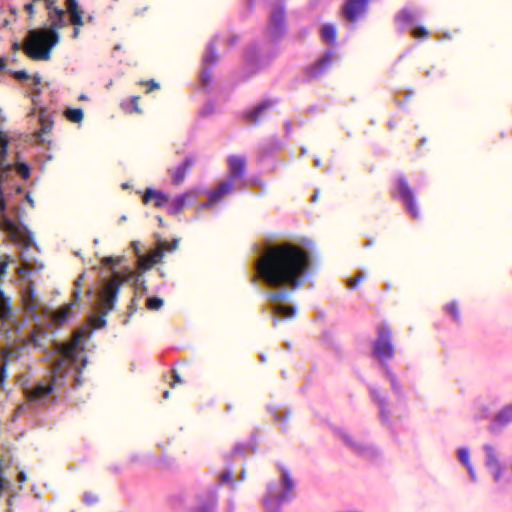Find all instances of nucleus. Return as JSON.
Returning a JSON list of instances; mask_svg holds the SVG:
<instances>
[{
  "mask_svg": "<svg viewBox=\"0 0 512 512\" xmlns=\"http://www.w3.org/2000/svg\"><path fill=\"white\" fill-rule=\"evenodd\" d=\"M310 268V253L288 242L269 247L256 263L259 277L273 288H300Z\"/></svg>",
  "mask_w": 512,
  "mask_h": 512,
  "instance_id": "obj_1",
  "label": "nucleus"
},
{
  "mask_svg": "<svg viewBox=\"0 0 512 512\" xmlns=\"http://www.w3.org/2000/svg\"><path fill=\"white\" fill-rule=\"evenodd\" d=\"M85 332L74 334L69 343L61 344L58 351L61 358L54 362L51 371V382L49 384H38L28 394L29 401L38 402L49 396L55 389L65 385L66 377L72 372L74 388L84 383L82 371L87 366V359L84 355L82 341Z\"/></svg>",
  "mask_w": 512,
  "mask_h": 512,
  "instance_id": "obj_2",
  "label": "nucleus"
},
{
  "mask_svg": "<svg viewBox=\"0 0 512 512\" xmlns=\"http://www.w3.org/2000/svg\"><path fill=\"white\" fill-rule=\"evenodd\" d=\"M65 11L54 7L49 12V19L53 21L49 29L31 30L24 46L25 54L33 60H49L51 49L58 43L57 30L64 27Z\"/></svg>",
  "mask_w": 512,
  "mask_h": 512,
  "instance_id": "obj_3",
  "label": "nucleus"
},
{
  "mask_svg": "<svg viewBox=\"0 0 512 512\" xmlns=\"http://www.w3.org/2000/svg\"><path fill=\"white\" fill-rule=\"evenodd\" d=\"M0 179V229L7 233L9 239L15 244L28 248L33 244V236L28 228L22 224L12 221L6 214V202L3 198L2 183Z\"/></svg>",
  "mask_w": 512,
  "mask_h": 512,
  "instance_id": "obj_4",
  "label": "nucleus"
},
{
  "mask_svg": "<svg viewBox=\"0 0 512 512\" xmlns=\"http://www.w3.org/2000/svg\"><path fill=\"white\" fill-rule=\"evenodd\" d=\"M135 276V272L130 270L113 272L111 279L105 284L99 294L100 309L104 315L113 310L121 286L131 281Z\"/></svg>",
  "mask_w": 512,
  "mask_h": 512,
  "instance_id": "obj_5",
  "label": "nucleus"
},
{
  "mask_svg": "<svg viewBox=\"0 0 512 512\" xmlns=\"http://www.w3.org/2000/svg\"><path fill=\"white\" fill-rule=\"evenodd\" d=\"M378 337L373 344V355L380 361L390 360L395 355L392 344V330L387 323H381L377 327Z\"/></svg>",
  "mask_w": 512,
  "mask_h": 512,
  "instance_id": "obj_6",
  "label": "nucleus"
},
{
  "mask_svg": "<svg viewBox=\"0 0 512 512\" xmlns=\"http://www.w3.org/2000/svg\"><path fill=\"white\" fill-rule=\"evenodd\" d=\"M84 277H85V275L81 274L80 276H78V278L74 282V285H75V289L73 291L74 301L72 303L64 305L57 312H55V314L53 316V320H54V322L56 324H58V325L64 324L68 320V318L70 316L71 308L73 306L77 305V303H78V301L80 299L81 286H82V282L84 280Z\"/></svg>",
  "mask_w": 512,
  "mask_h": 512,
  "instance_id": "obj_7",
  "label": "nucleus"
},
{
  "mask_svg": "<svg viewBox=\"0 0 512 512\" xmlns=\"http://www.w3.org/2000/svg\"><path fill=\"white\" fill-rule=\"evenodd\" d=\"M369 0H346L341 15L348 22H356L366 11Z\"/></svg>",
  "mask_w": 512,
  "mask_h": 512,
  "instance_id": "obj_8",
  "label": "nucleus"
},
{
  "mask_svg": "<svg viewBox=\"0 0 512 512\" xmlns=\"http://www.w3.org/2000/svg\"><path fill=\"white\" fill-rule=\"evenodd\" d=\"M268 33L273 38H278L284 34L285 31V11L281 7L273 9L270 15L269 24L267 27Z\"/></svg>",
  "mask_w": 512,
  "mask_h": 512,
  "instance_id": "obj_9",
  "label": "nucleus"
},
{
  "mask_svg": "<svg viewBox=\"0 0 512 512\" xmlns=\"http://www.w3.org/2000/svg\"><path fill=\"white\" fill-rule=\"evenodd\" d=\"M334 60V54L332 52H327L323 57H321L317 62L312 65H309L305 69L306 76L309 79H316L324 74L328 70V68L332 65Z\"/></svg>",
  "mask_w": 512,
  "mask_h": 512,
  "instance_id": "obj_10",
  "label": "nucleus"
},
{
  "mask_svg": "<svg viewBox=\"0 0 512 512\" xmlns=\"http://www.w3.org/2000/svg\"><path fill=\"white\" fill-rule=\"evenodd\" d=\"M398 189H399L400 196L403 199V201L405 202L410 214L414 218H418L420 216V212L416 205L413 191L409 187L407 180L405 178L399 179Z\"/></svg>",
  "mask_w": 512,
  "mask_h": 512,
  "instance_id": "obj_11",
  "label": "nucleus"
},
{
  "mask_svg": "<svg viewBox=\"0 0 512 512\" xmlns=\"http://www.w3.org/2000/svg\"><path fill=\"white\" fill-rule=\"evenodd\" d=\"M278 102L277 99L275 100H264L259 105H257L255 108L251 109L250 111H247L243 114V117L245 121L249 124H258L265 116L266 112L272 108L274 104Z\"/></svg>",
  "mask_w": 512,
  "mask_h": 512,
  "instance_id": "obj_12",
  "label": "nucleus"
},
{
  "mask_svg": "<svg viewBox=\"0 0 512 512\" xmlns=\"http://www.w3.org/2000/svg\"><path fill=\"white\" fill-rule=\"evenodd\" d=\"M218 60V55L215 51V46L213 43H210L207 49L206 54L203 57V70L201 73V82L204 86H208L212 80V72L209 69L210 65H214Z\"/></svg>",
  "mask_w": 512,
  "mask_h": 512,
  "instance_id": "obj_13",
  "label": "nucleus"
},
{
  "mask_svg": "<svg viewBox=\"0 0 512 512\" xmlns=\"http://www.w3.org/2000/svg\"><path fill=\"white\" fill-rule=\"evenodd\" d=\"M227 163L229 166V178L231 180L234 181L244 177L247 164L244 156L231 155L228 157Z\"/></svg>",
  "mask_w": 512,
  "mask_h": 512,
  "instance_id": "obj_14",
  "label": "nucleus"
},
{
  "mask_svg": "<svg viewBox=\"0 0 512 512\" xmlns=\"http://www.w3.org/2000/svg\"><path fill=\"white\" fill-rule=\"evenodd\" d=\"M145 205L154 202V206L157 208L166 207L169 202V196L162 191L155 190L153 188H147L142 197Z\"/></svg>",
  "mask_w": 512,
  "mask_h": 512,
  "instance_id": "obj_15",
  "label": "nucleus"
},
{
  "mask_svg": "<svg viewBox=\"0 0 512 512\" xmlns=\"http://www.w3.org/2000/svg\"><path fill=\"white\" fill-rule=\"evenodd\" d=\"M22 302L26 310L35 313L41 306L40 300L38 299L34 286L30 283L22 293Z\"/></svg>",
  "mask_w": 512,
  "mask_h": 512,
  "instance_id": "obj_16",
  "label": "nucleus"
},
{
  "mask_svg": "<svg viewBox=\"0 0 512 512\" xmlns=\"http://www.w3.org/2000/svg\"><path fill=\"white\" fill-rule=\"evenodd\" d=\"M194 162L195 161L192 157H187L179 167L168 170V172L171 174L172 182L174 185H180L183 183L187 173L193 167Z\"/></svg>",
  "mask_w": 512,
  "mask_h": 512,
  "instance_id": "obj_17",
  "label": "nucleus"
},
{
  "mask_svg": "<svg viewBox=\"0 0 512 512\" xmlns=\"http://www.w3.org/2000/svg\"><path fill=\"white\" fill-rule=\"evenodd\" d=\"M484 449H485L486 456H487L486 465L493 473L495 481H499L500 477H501L502 469H501V464L497 458V454H496L494 448L490 445H485Z\"/></svg>",
  "mask_w": 512,
  "mask_h": 512,
  "instance_id": "obj_18",
  "label": "nucleus"
},
{
  "mask_svg": "<svg viewBox=\"0 0 512 512\" xmlns=\"http://www.w3.org/2000/svg\"><path fill=\"white\" fill-rule=\"evenodd\" d=\"M163 258L162 250L156 249L147 256H141L138 260V267L143 271L151 269L154 265L161 262Z\"/></svg>",
  "mask_w": 512,
  "mask_h": 512,
  "instance_id": "obj_19",
  "label": "nucleus"
},
{
  "mask_svg": "<svg viewBox=\"0 0 512 512\" xmlns=\"http://www.w3.org/2000/svg\"><path fill=\"white\" fill-rule=\"evenodd\" d=\"M234 189V181L229 178L228 181L221 182L215 190L208 192V198L211 202H218L223 196L231 193Z\"/></svg>",
  "mask_w": 512,
  "mask_h": 512,
  "instance_id": "obj_20",
  "label": "nucleus"
},
{
  "mask_svg": "<svg viewBox=\"0 0 512 512\" xmlns=\"http://www.w3.org/2000/svg\"><path fill=\"white\" fill-rule=\"evenodd\" d=\"M18 353L9 349H4L1 352L2 366L0 367V387L3 388L7 379V365L9 362L18 359Z\"/></svg>",
  "mask_w": 512,
  "mask_h": 512,
  "instance_id": "obj_21",
  "label": "nucleus"
},
{
  "mask_svg": "<svg viewBox=\"0 0 512 512\" xmlns=\"http://www.w3.org/2000/svg\"><path fill=\"white\" fill-rule=\"evenodd\" d=\"M192 197V193H184L182 195H179L173 200L169 199V202L167 204V212L171 215H177L184 209L186 205V201L188 198Z\"/></svg>",
  "mask_w": 512,
  "mask_h": 512,
  "instance_id": "obj_22",
  "label": "nucleus"
},
{
  "mask_svg": "<svg viewBox=\"0 0 512 512\" xmlns=\"http://www.w3.org/2000/svg\"><path fill=\"white\" fill-rule=\"evenodd\" d=\"M8 146H9V140L3 141V143L0 144V179L1 180H7L9 173L12 171L13 166L10 164H5L7 155H8Z\"/></svg>",
  "mask_w": 512,
  "mask_h": 512,
  "instance_id": "obj_23",
  "label": "nucleus"
},
{
  "mask_svg": "<svg viewBox=\"0 0 512 512\" xmlns=\"http://www.w3.org/2000/svg\"><path fill=\"white\" fill-rule=\"evenodd\" d=\"M371 396L380 408V418L384 423L389 422V411L387 410V401L382 393L377 389L371 390Z\"/></svg>",
  "mask_w": 512,
  "mask_h": 512,
  "instance_id": "obj_24",
  "label": "nucleus"
},
{
  "mask_svg": "<svg viewBox=\"0 0 512 512\" xmlns=\"http://www.w3.org/2000/svg\"><path fill=\"white\" fill-rule=\"evenodd\" d=\"M139 96H132L129 100H125L121 102L120 106L124 113L126 114H142L143 110L139 106Z\"/></svg>",
  "mask_w": 512,
  "mask_h": 512,
  "instance_id": "obj_25",
  "label": "nucleus"
},
{
  "mask_svg": "<svg viewBox=\"0 0 512 512\" xmlns=\"http://www.w3.org/2000/svg\"><path fill=\"white\" fill-rule=\"evenodd\" d=\"M338 435L342 439V441L353 451L357 453H362L365 450V446L363 445V443L353 439L352 436L349 435L348 433L339 431Z\"/></svg>",
  "mask_w": 512,
  "mask_h": 512,
  "instance_id": "obj_26",
  "label": "nucleus"
},
{
  "mask_svg": "<svg viewBox=\"0 0 512 512\" xmlns=\"http://www.w3.org/2000/svg\"><path fill=\"white\" fill-rule=\"evenodd\" d=\"M253 447L249 444L237 443L232 451L226 455L227 460H235L237 458L245 457Z\"/></svg>",
  "mask_w": 512,
  "mask_h": 512,
  "instance_id": "obj_27",
  "label": "nucleus"
},
{
  "mask_svg": "<svg viewBox=\"0 0 512 512\" xmlns=\"http://www.w3.org/2000/svg\"><path fill=\"white\" fill-rule=\"evenodd\" d=\"M11 301L2 290H0V319L8 320L11 317Z\"/></svg>",
  "mask_w": 512,
  "mask_h": 512,
  "instance_id": "obj_28",
  "label": "nucleus"
},
{
  "mask_svg": "<svg viewBox=\"0 0 512 512\" xmlns=\"http://www.w3.org/2000/svg\"><path fill=\"white\" fill-rule=\"evenodd\" d=\"M337 37V30L333 24H324L321 28V38L324 42L333 45Z\"/></svg>",
  "mask_w": 512,
  "mask_h": 512,
  "instance_id": "obj_29",
  "label": "nucleus"
},
{
  "mask_svg": "<svg viewBox=\"0 0 512 512\" xmlns=\"http://www.w3.org/2000/svg\"><path fill=\"white\" fill-rule=\"evenodd\" d=\"M67 10L70 14V21H71L72 25H75V26H83L84 25L82 11H80L78 5H75L73 3V4H71V6H67Z\"/></svg>",
  "mask_w": 512,
  "mask_h": 512,
  "instance_id": "obj_30",
  "label": "nucleus"
},
{
  "mask_svg": "<svg viewBox=\"0 0 512 512\" xmlns=\"http://www.w3.org/2000/svg\"><path fill=\"white\" fill-rule=\"evenodd\" d=\"M282 478H283L285 492L279 496V498H278L279 503L284 501L287 498L288 494L290 492H292L294 489L293 480L291 479V477L287 471H283Z\"/></svg>",
  "mask_w": 512,
  "mask_h": 512,
  "instance_id": "obj_31",
  "label": "nucleus"
},
{
  "mask_svg": "<svg viewBox=\"0 0 512 512\" xmlns=\"http://www.w3.org/2000/svg\"><path fill=\"white\" fill-rule=\"evenodd\" d=\"M65 117L73 123H80L84 118V112L80 108L67 109L64 112Z\"/></svg>",
  "mask_w": 512,
  "mask_h": 512,
  "instance_id": "obj_32",
  "label": "nucleus"
},
{
  "mask_svg": "<svg viewBox=\"0 0 512 512\" xmlns=\"http://www.w3.org/2000/svg\"><path fill=\"white\" fill-rule=\"evenodd\" d=\"M458 456H459V460L461 461V463H463L467 467L471 478L474 479L475 475H474L473 467L470 464L469 451L465 448H461L458 451Z\"/></svg>",
  "mask_w": 512,
  "mask_h": 512,
  "instance_id": "obj_33",
  "label": "nucleus"
},
{
  "mask_svg": "<svg viewBox=\"0 0 512 512\" xmlns=\"http://www.w3.org/2000/svg\"><path fill=\"white\" fill-rule=\"evenodd\" d=\"M295 308L292 306L277 305L273 307V313L281 317L290 318L295 315Z\"/></svg>",
  "mask_w": 512,
  "mask_h": 512,
  "instance_id": "obj_34",
  "label": "nucleus"
},
{
  "mask_svg": "<svg viewBox=\"0 0 512 512\" xmlns=\"http://www.w3.org/2000/svg\"><path fill=\"white\" fill-rule=\"evenodd\" d=\"M512 421V405L504 408L496 417V422L500 425H506Z\"/></svg>",
  "mask_w": 512,
  "mask_h": 512,
  "instance_id": "obj_35",
  "label": "nucleus"
},
{
  "mask_svg": "<svg viewBox=\"0 0 512 512\" xmlns=\"http://www.w3.org/2000/svg\"><path fill=\"white\" fill-rule=\"evenodd\" d=\"M289 298V293L286 291H277L272 292L267 295V299L271 303H278L281 301H286Z\"/></svg>",
  "mask_w": 512,
  "mask_h": 512,
  "instance_id": "obj_36",
  "label": "nucleus"
},
{
  "mask_svg": "<svg viewBox=\"0 0 512 512\" xmlns=\"http://www.w3.org/2000/svg\"><path fill=\"white\" fill-rule=\"evenodd\" d=\"M445 310L446 312L452 316V318L455 320V321H460V312H459V307H458V304L453 301V302H450L448 303L446 306H445Z\"/></svg>",
  "mask_w": 512,
  "mask_h": 512,
  "instance_id": "obj_37",
  "label": "nucleus"
},
{
  "mask_svg": "<svg viewBox=\"0 0 512 512\" xmlns=\"http://www.w3.org/2000/svg\"><path fill=\"white\" fill-rule=\"evenodd\" d=\"M397 19L402 23H411L415 20V15L412 11L404 9L397 15Z\"/></svg>",
  "mask_w": 512,
  "mask_h": 512,
  "instance_id": "obj_38",
  "label": "nucleus"
},
{
  "mask_svg": "<svg viewBox=\"0 0 512 512\" xmlns=\"http://www.w3.org/2000/svg\"><path fill=\"white\" fill-rule=\"evenodd\" d=\"M177 245H178V240H173L172 242L159 241L157 249H161L162 255H164V251H173L174 249H176Z\"/></svg>",
  "mask_w": 512,
  "mask_h": 512,
  "instance_id": "obj_39",
  "label": "nucleus"
},
{
  "mask_svg": "<svg viewBox=\"0 0 512 512\" xmlns=\"http://www.w3.org/2000/svg\"><path fill=\"white\" fill-rule=\"evenodd\" d=\"M163 306V300L158 297H150L147 300L146 307L149 310H159Z\"/></svg>",
  "mask_w": 512,
  "mask_h": 512,
  "instance_id": "obj_40",
  "label": "nucleus"
},
{
  "mask_svg": "<svg viewBox=\"0 0 512 512\" xmlns=\"http://www.w3.org/2000/svg\"><path fill=\"white\" fill-rule=\"evenodd\" d=\"M412 36L419 39H427L430 36V32L424 27H415L412 30Z\"/></svg>",
  "mask_w": 512,
  "mask_h": 512,
  "instance_id": "obj_41",
  "label": "nucleus"
},
{
  "mask_svg": "<svg viewBox=\"0 0 512 512\" xmlns=\"http://www.w3.org/2000/svg\"><path fill=\"white\" fill-rule=\"evenodd\" d=\"M16 170L23 179H28L31 175L30 167L26 163H18L16 165Z\"/></svg>",
  "mask_w": 512,
  "mask_h": 512,
  "instance_id": "obj_42",
  "label": "nucleus"
},
{
  "mask_svg": "<svg viewBox=\"0 0 512 512\" xmlns=\"http://www.w3.org/2000/svg\"><path fill=\"white\" fill-rule=\"evenodd\" d=\"M90 321H91V325L95 329L103 328L106 325V320H105L104 316H94L91 318Z\"/></svg>",
  "mask_w": 512,
  "mask_h": 512,
  "instance_id": "obj_43",
  "label": "nucleus"
},
{
  "mask_svg": "<svg viewBox=\"0 0 512 512\" xmlns=\"http://www.w3.org/2000/svg\"><path fill=\"white\" fill-rule=\"evenodd\" d=\"M139 85H142V86H147L148 89H147V93L153 91V90H158L160 88V85L159 83H157L155 80L151 79V80H148V81H140L139 82Z\"/></svg>",
  "mask_w": 512,
  "mask_h": 512,
  "instance_id": "obj_44",
  "label": "nucleus"
},
{
  "mask_svg": "<svg viewBox=\"0 0 512 512\" xmlns=\"http://www.w3.org/2000/svg\"><path fill=\"white\" fill-rule=\"evenodd\" d=\"M386 372L390 379L392 389L396 392H400L401 387H400V384H399L396 376L389 369H387Z\"/></svg>",
  "mask_w": 512,
  "mask_h": 512,
  "instance_id": "obj_45",
  "label": "nucleus"
},
{
  "mask_svg": "<svg viewBox=\"0 0 512 512\" xmlns=\"http://www.w3.org/2000/svg\"><path fill=\"white\" fill-rule=\"evenodd\" d=\"M51 130V125H43L42 128L35 133V136L37 137V142L43 143L45 142V139L42 138L44 134L49 133Z\"/></svg>",
  "mask_w": 512,
  "mask_h": 512,
  "instance_id": "obj_46",
  "label": "nucleus"
},
{
  "mask_svg": "<svg viewBox=\"0 0 512 512\" xmlns=\"http://www.w3.org/2000/svg\"><path fill=\"white\" fill-rule=\"evenodd\" d=\"M83 500L87 505H92L97 502V496L91 492H87L84 494Z\"/></svg>",
  "mask_w": 512,
  "mask_h": 512,
  "instance_id": "obj_47",
  "label": "nucleus"
},
{
  "mask_svg": "<svg viewBox=\"0 0 512 512\" xmlns=\"http://www.w3.org/2000/svg\"><path fill=\"white\" fill-rule=\"evenodd\" d=\"M363 275L362 274H359L358 276L354 277V278H351L347 281V285L351 288V289H355L358 285L359 282H361L363 280Z\"/></svg>",
  "mask_w": 512,
  "mask_h": 512,
  "instance_id": "obj_48",
  "label": "nucleus"
},
{
  "mask_svg": "<svg viewBox=\"0 0 512 512\" xmlns=\"http://www.w3.org/2000/svg\"><path fill=\"white\" fill-rule=\"evenodd\" d=\"M12 75L20 81L29 79V74L25 70L14 71L12 72Z\"/></svg>",
  "mask_w": 512,
  "mask_h": 512,
  "instance_id": "obj_49",
  "label": "nucleus"
},
{
  "mask_svg": "<svg viewBox=\"0 0 512 512\" xmlns=\"http://www.w3.org/2000/svg\"><path fill=\"white\" fill-rule=\"evenodd\" d=\"M213 506H214L213 502L208 503V504H203V505L199 506L195 510V512H212Z\"/></svg>",
  "mask_w": 512,
  "mask_h": 512,
  "instance_id": "obj_50",
  "label": "nucleus"
},
{
  "mask_svg": "<svg viewBox=\"0 0 512 512\" xmlns=\"http://www.w3.org/2000/svg\"><path fill=\"white\" fill-rule=\"evenodd\" d=\"M220 480L222 483H232V473L230 471H225L221 474Z\"/></svg>",
  "mask_w": 512,
  "mask_h": 512,
  "instance_id": "obj_51",
  "label": "nucleus"
},
{
  "mask_svg": "<svg viewBox=\"0 0 512 512\" xmlns=\"http://www.w3.org/2000/svg\"><path fill=\"white\" fill-rule=\"evenodd\" d=\"M120 261V259H115L114 257L112 256H108V257H104L102 259V264L105 265V266H110V265H113L115 263H118Z\"/></svg>",
  "mask_w": 512,
  "mask_h": 512,
  "instance_id": "obj_52",
  "label": "nucleus"
},
{
  "mask_svg": "<svg viewBox=\"0 0 512 512\" xmlns=\"http://www.w3.org/2000/svg\"><path fill=\"white\" fill-rule=\"evenodd\" d=\"M173 374V383L171 384V387H174L175 384H182L183 380L181 379L180 375L177 373L176 370L172 371Z\"/></svg>",
  "mask_w": 512,
  "mask_h": 512,
  "instance_id": "obj_53",
  "label": "nucleus"
},
{
  "mask_svg": "<svg viewBox=\"0 0 512 512\" xmlns=\"http://www.w3.org/2000/svg\"><path fill=\"white\" fill-rule=\"evenodd\" d=\"M8 268V261H0V279L5 275Z\"/></svg>",
  "mask_w": 512,
  "mask_h": 512,
  "instance_id": "obj_54",
  "label": "nucleus"
},
{
  "mask_svg": "<svg viewBox=\"0 0 512 512\" xmlns=\"http://www.w3.org/2000/svg\"><path fill=\"white\" fill-rule=\"evenodd\" d=\"M24 9L29 13L30 16H32L35 13L34 10V1L26 4L24 6Z\"/></svg>",
  "mask_w": 512,
  "mask_h": 512,
  "instance_id": "obj_55",
  "label": "nucleus"
},
{
  "mask_svg": "<svg viewBox=\"0 0 512 512\" xmlns=\"http://www.w3.org/2000/svg\"><path fill=\"white\" fill-rule=\"evenodd\" d=\"M46 1V8L50 11H53V8L55 7L56 0H45Z\"/></svg>",
  "mask_w": 512,
  "mask_h": 512,
  "instance_id": "obj_56",
  "label": "nucleus"
},
{
  "mask_svg": "<svg viewBox=\"0 0 512 512\" xmlns=\"http://www.w3.org/2000/svg\"><path fill=\"white\" fill-rule=\"evenodd\" d=\"M5 68H6V59L0 58V71L5 70Z\"/></svg>",
  "mask_w": 512,
  "mask_h": 512,
  "instance_id": "obj_57",
  "label": "nucleus"
},
{
  "mask_svg": "<svg viewBox=\"0 0 512 512\" xmlns=\"http://www.w3.org/2000/svg\"><path fill=\"white\" fill-rule=\"evenodd\" d=\"M12 49H13L14 51H18V50H20V49H21V44H20V43H18V42H15V43L12 45Z\"/></svg>",
  "mask_w": 512,
  "mask_h": 512,
  "instance_id": "obj_58",
  "label": "nucleus"
},
{
  "mask_svg": "<svg viewBox=\"0 0 512 512\" xmlns=\"http://www.w3.org/2000/svg\"><path fill=\"white\" fill-rule=\"evenodd\" d=\"M26 200L30 203L31 206H34V200L32 199V197L30 196V194H27L25 196Z\"/></svg>",
  "mask_w": 512,
  "mask_h": 512,
  "instance_id": "obj_59",
  "label": "nucleus"
},
{
  "mask_svg": "<svg viewBox=\"0 0 512 512\" xmlns=\"http://www.w3.org/2000/svg\"><path fill=\"white\" fill-rule=\"evenodd\" d=\"M7 140H9V139L7 138V136H6V135H4V134L0 131V144H1V143H3V141H7Z\"/></svg>",
  "mask_w": 512,
  "mask_h": 512,
  "instance_id": "obj_60",
  "label": "nucleus"
},
{
  "mask_svg": "<svg viewBox=\"0 0 512 512\" xmlns=\"http://www.w3.org/2000/svg\"><path fill=\"white\" fill-rule=\"evenodd\" d=\"M75 4V5H78V1L77 0H66V6H71V4Z\"/></svg>",
  "mask_w": 512,
  "mask_h": 512,
  "instance_id": "obj_61",
  "label": "nucleus"
},
{
  "mask_svg": "<svg viewBox=\"0 0 512 512\" xmlns=\"http://www.w3.org/2000/svg\"><path fill=\"white\" fill-rule=\"evenodd\" d=\"M170 396V392L168 390H166L164 393H163V398L164 399H168Z\"/></svg>",
  "mask_w": 512,
  "mask_h": 512,
  "instance_id": "obj_62",
  "label": "nucleus"
},
{
  "mask_svg": "<svg viewBox=\"0 0 512 512\" xmlns=\"http://www.w3.org/2000/svg\"><path fill=\"white\" fill-rule=\"evenodd\" d=\"M16 193L21 194L23 193V188L21 186L16 187Z\"/></svg>",
  "mask_w": 512,
  "mask_h": 512,
  "instance_id": "obj_63",
  "label": "nucleus"
},
{
  "mask_svg": "<svg viewBox=\"0 0 512 512\" xmlns=\"http://www.w3.org/2000/svg\"><path fill=\"white\" fill-rule=\"evenodd\" d=\"M213 203H214V202H211V201L209 200V202H208V203L203 204V207H204V208H208V207H210Z\"/></svg>",
  "mask_w": 512,
  "mask_h": 512,
  "instance_id": "obj_64",
  "label": "nucleus"
}]
</instances>
